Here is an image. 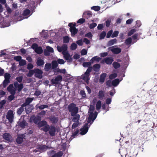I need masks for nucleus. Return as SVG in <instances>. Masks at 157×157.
Returning a JSON list of instances; mask_svg holds the SVG:
<instances>
[{"label": "nucleus", "instance_id": "15", "mask_svg": "<svg viewBox=\"0 0 157 157\" xmlns=\"http://www.w3.org/2000/svg\"><path fill=\"white\" fill-rule=\"evenodd\" d=\"M33 99V98H27L25 100V102L22 104V106H25L26 107L27 106L29 105V104L32 101Z\"/></svg>", "mask_w": 157, "mask_h": 157}, {"label": "nucleus", "instance_id": "19", "mask_svg": "<svg viewBox=\"0 0 157 157\" xmlns=\"http://www.w3.org/2000/svg\"><path fill=\"white\" fill-rule=\"evenodd\" d=\"M22 105V104L21 107H20L19 108L17 109V115H21L22 113L24 111V107L25 106Z\"/></svg>", "mask_w": 157, "mask_h": 157}, {"label": "nucleus", "instance_id": "22", "mask_svg": "<svg viewBox=\"0 0 157 157\" xmlns=\"http://www.w3.org/2000/svg\"><path fill=\"white\" fill-rule=\"evenodd\" d=\"M101 59V58L98 57V56H95L93 57L90 60V61L92 63H94V61L98 62H99Z\"/></svg>", "mask_w": 157, "mask_h": 157}, {"label": "nucleus", "instance_id": "10", "mask_svg": "<svg viewBox=\"0 0 157 157\" xmlns=\"http://www.w3.org/2000/svg\"><path fill=\"white\" fill-rule=\"evenodd\" d=\"M72 24V23H70L68 24V26L70 27V31L71 33V36H74L77 33L78 29H76L75 27H71L70 25Z\"/></svg>", "mask_w": 157, "mask_h": 157}, {"label": "nucleus", "instance_id": "30", "mask_svg": "<svg viewBox=\"0 0 157 157\" xmlns=\"http://www.w3.org/2000/svg\"><path fill=\"white\" fill-rule=\"evenodd\" d=\"M37 108H38L39 109L42 110L44 108H47L48 107V105H42L40 106H38L37 105H36Z\"/></svg>", "mask_w": 157, "mask_h": 157}, {"label": "nucleus", "instance_id": "36", "mask_svg": "<svg viewBox=\"0 0 157 157\" xmlns=\"http://www.w3.org/2000/svg\"><path fill=\"white\" fill-rule=\"evenodd\" d=\"M25 111L27 114H29L32 111V109L30 106H27L25 108Z\"/></svg>", "mask_w": 157, "mask_h": 157}, {"label": "nucleus", "instance_id": "4", "mask_svg": "<svg viewBox=\"0 0 157 157\" xmlns=\"http://www.w3.org/2000/svg\"><path fill=\"white\" fill-rule=\"evenodd\" d=\"M6 117L10 123H12L14 118L13 111L12 110H9L7 113Z\"/></svg>", "mask_w": 157, "mask_h": 157}, {"label": "nucleus", "instance_id": "5", "mask_svg": "<svg viewBox=\"0 0 157 157\" xmlns=\"http://www.w3.org/2000/svg\"><path fill=\"white\" fill-rule=\"evenodd\" d=\"M3 139L7 142H11L13 141V138L11 135L9 133H5L2 135Z\"/></svg>", "mask_w": 157, "mask_h": 157}, {"label": "nucleus", "instance_id": "44", "mask_svg": "<svg viewBox=\"0 0 157 157\" xmlns=\"http://www.w3.org/2000/svg\"><path fill=\"white\" fill-rule=\"evenodd\" d=\"M23 85L22 83H20L19 86H17L16 88L17 89V91L18 92H20L22 89L23 88Z\"/></svg>", "mask_w": 157, "mask_h": 157}, {"label": "nucleus", "instance_id": "51", "mask_svg": "<svg viewBox=\"0 0 157 157\" xmlns=\"http://www.w3.org/2000/svg\"><path fill=\"white\" fill-rule=\"evenodd\" d=\"M10 80H8L6 79L4 80L3 82V86L4 88H5L7 85L8 84L10 83Z\"/></svg>", "mask_w": 157, "mask_h": 157}, {"label": "nucleus", "instance_id": "55", "mask_svg": "<svg viewBox=\"0 0 157 157\" xmlns=\"http://www.w3.org/2000/svg\"><path fill=\"white\" fill-rule=\"evenodd\" d=\"M97 25L96 23H93L90 24L89 25V28L90 29H93L96 27Z\"/></svg>", "mask_w": 157, "mask_h": 157}, {"label": "nucleus", "instance_id": "34", "mask_svg": "<svg viewBox=\"0 0 157 157\" xmlns=\"http://www.w3.org/2000/svg\"><path fill=\"white\" fill-rule=\"evenodd\" d=\"M119 80L118 79H116L112 82V84L114 86H117L119 83Z\"/></svg>", "mask_w": 157, "mask_h": 157}, {"label": "nucleus", "instance_id": "16", "mask_svg": "<svg viewBox=\"0 0 157 157\" xmlns=\"http://www.w3.org/2000/svg\"><path fill=\"white\" fill-rule=\"evenodd\" d=\"M111 51L114 54H118L121 52V49L118 48H113L111 49Z\"/></svg>", "mask_w": 157, "mask_h": 157}, {"label": "nucleus", "instance_id": "26", "mask_svg": "<svg viewBox=\"0 0 157 157\" xmlns=\"http://www.w3.org/2000/svg\"><path fill=\"white\" fill-rule=\"evenodd\" d=\"M63 154V152L62 151H59V152L55 153L51 157H61Z\"/></svg>", "mask_w": 157, "mask_h": 157}, {"label": "nucleus", "instance_id": "18", "mask_svg": "<svg viewBox=\"0 0 157 157\" xmlns=\"http://www.w3.org/2000/svg\"><path fill=\"white\" fill-rule=\"evenodd\" d=\"M58 66V64L56 61L53 60L52 62L51 67L52 69L55 71Z\"/></svg>", "mask_w": 157, "mask_h": 157}, {"label": "nucleus", "instance_id": "31", "mask_svg": "<svg viewBox=\"0 0 157 157\" xmlns=\"http://www.w3.org/2000/svg\"><path fill=\"white\" fill-rule=\"evenodd\" d=\"M49 119L53 123H56L58 121L57 118L55 117H49Z\"/></svg>", "mask_w": 157, "mask_h": 157}, {"label": "nucleus", "instance_id": "40", "mask_svg": "<svg viewBox=\"0 0 157 157\" xmlns=\"http://www.w3.org/2000/svg\"><path fill=\"white\" fill-rule=\"evenodd\" d=\"M79 132V130L77 129L76 130H75L74 132L72 133V134L71 135V137H72V138H75V136L77 135Z\"/></svg>", "mask_w": 157, "mask_h": 157}, {"label": "nucleus", "instance_id": "57", "mask_svg": "<svg viewBox=\"0 0 157 157\" xmlns=\"http://www.w3.org/2000/svg\"><path fill=\"white\" fill-rule=\"evenodd\" d=\"M86 21L85 19L84 18H82L79 19L77 21V23L83 24Z\"/></svg>", "mask_w": 157, "mask_h": 157}, {"label": "nucleus", "instance_id": "53", "mask_svg": "<svg viewBox=\"0 0 157 157\" xmlns=\"http://www.w3.org/2000/svg\"><path fill=\"white\" fill-rule=\"evenodd\" d=\"M119 34V32L117 31H115L112 33L111 37L114 38L117 36Z\"/></svg>", "mask_w": 157, "mask_h": 157}, {"label": "nucleus", "instance_id": "8", "mask_svg": "<svg viewBox=\"0 0 157 157\" xmlns=\"http://www.w3.org/2000/svg\"><path fill=\"white\" fill-rule=\"evenodd\" d=\"M114 61L112 57H107L105 58L101 61V63H105L108 65H111Z\"/></svg>", "mask_w": 157, "mask_h": 157}, {"label": "nucleus", "instance_id": "25", "mask_svg": "<svg viewBox=\"0 0 157 157\" xmlns=\"http://www.w3.org/2000/svg\"><path fill=\"white\" fill-rule=\"evenodd\" d=\"M51 64L50 63H46L44 66V70L46 71H48L51 69Z\"/></svg>", "mask_w": 157, "mask_h": 157}, {"label": "nucleus", "instance_id": "27", "mask_svg": "<svg viewBox=\"0 0 157 157\" xmlns=\"http://www.w3.org/2000/svg\"><path fill=\"white\" fill-rule=\"evenodd\" d=\"M72 119V121L74 122H78L79 120L80 115L78 114H76L73 116Z\"/></svg>", "mask_w": 157, "mask_h": 157}, {"label": "nucleus", "instance_id": "13", "mask_svg": "<svg viewBox=\"0 0 157 157\" xmlns=\"http://www.w3.org/2000/svg\"><path fill=\"white\" fill-rule=\"evenodd\" d=\"M56 128L54 126L51 125L49 131V133L51 136H54L55 135Z\"/></svg>", "mask_w": 157, "mask_h": 157}, {"label": "nucleus", "instance_id": "28", "mask_svg": "<svg viewBox=\"0 0 157 157\" xmlns=\"http://www.w3.org/2000/svg\"><path fill=\"white\" fill-rule=\"evenodd\" d=\"M34 51L38 54H41L43 52L42 48L41 47H38Z\"/></svg>", "mask_w": 157, "mask_h": 157}, {"label": "nucleus", "instance_id": "3", "mask_svg": "<svg viewBox=\"0 0 157 157\" xmlns=\"http://www.w3.org/2000/svg\"><path fill=\"white\" fill-rule=\"evenodd\" d=\"M92 70V67H89L84 74L82 75L81 78L87 84L89 83L90 78V73Z\"/></svg>", "mask_w": 157, "mask_h": 157}, {"label": "nucleus", "instance_id": "12", "mask_svg": "<svg viewBox=\"0 0 157 157\" xmlns=\"http://www.w3.org/2000/svg\"><path fill=\"white\" fill-rule=\"evenodd\" d=\"M62 54L65 59L68 60L69 62L72 61V58L70 56V55L69 53L67 52H62Z\"/></svg>", "mask_w": 157, "mask_h": 157}, {"label": "nucleus", "instance_id": "50", "mask_svg": "<svg viewBox=\"0 0 157 157\" xmlns=\"http://www.w3.org/2000/svg\"><path fill=\"white\" fill-rule=\"evenodd\" d=\"M5 79L10 80V79L11 77L10 74L8 73H6L4 75Z\"/></svg>", "mask_w": 157, "mask_h": 157}, {"label": "nucleus", "instance_id": "43", "mask_svg": "<svg viewBox=\"0 0 157 157\" xmlns=\"http://www.w3.org/2000/svg\"><path fill=\"white\" fill-rule=\"evenodd\" d=\"M30 13V11L29 9L25 10L23 12V15L25 16L28 15Z\"/></svg>", "mask_w": 157, "mask_h": 157}, {"label": "nucleus", "instance_id": "11", "mask_svg": "<svg viewBox=\"0 0 157 157\" xmlns=\"http://www.w3.org/2000/svg\"><path fill=\"white\" fill-rule=\"evenodd\" d=\"M25 137L24 134H19L17 135L16 141L18 144H21L23 141V139Z\"/></svg>", "mask_w": 157, "mask_h": 157}, {"label": "nucleus", "instance_id": "29", "mask_svg": "<svg viewBox=\"0 0 157 157\" xmlns=\"http://www.w3.org/2000/svg\"><path fill=\"white\" fill-rule=\"evenodd\" d=\"M47 124V122L45 121H42L38 123V125L39 127L44 126Z\"/></svg>", "mask_w": 157, "mask_h": 157}, {"label": "nucleus", "instance_id": "24", "mask_svg": "<svg viewBox=\"0 0 157 157\" xmlns=\"http://www.w3.org/2000/svg\"><path fill=\"white\" fill-rule=\"evenodd\" d=\"M18 122L19 123H18V124L20 127L23 128H25L26 124V122L25 121L23 120L22 121H19Z\"/></svg>", "mask_w": 157, "mask_h": 157}, {"label": "nucleus", "instance_id": "60", "mask_svg": "<svg viewBox=\"0 0 157 157\" xmlns=\"http://www.w3.org/2000/svg\"><path fill=\"white\" fill-rule=\"evenodd\" d=\"M6 103V101L3 100L1 101H0V108H2L4 105Z\"/></svg>", "mask_w": 157, "mask_h": 157}, {"label": "nucleus", "instance_id": "7", "mask_svg": "<svg viewBox=\"0 0 157 157\" xmlns=\"http://www.w3.org/2000/svg\"><path fill=\"white\" fill-rule=\"evenodd\" d=\"M34 70L35 77L40 79L42 78L43 77L42 74L43 73L42 70L38 68H35Z\"/></svg>", "mask_w": 157, "mask_h": 157}, {"label": "nucleus", "instance_id": "45", "mask_svg": "<svg viewBox=\"0 0 157 157\" xmlns=\"http://www.w3.org/2000/svg\"><path fill=\"white\" fill-rule=\"evenodd\" d=\"M132 43V38L131 37H128L127 38L125 41V44L127 45H129Z\"/></svg>", "mask_w": 157, "mask_h": 157}, {"label": "nucleus", "instance_id": "6", "mask_svg": "<svg viewBox=\"0 0 157 157\" xmlns=\"http://www.w3.org/2000/svg\"><path fill=\"white\" fill-rule=\"evenodd\" d=\"M89 123H86L84 125L82 128L80 129L81 132L80 134L82 135H84L85 134L88 132L89 127H90V124L88 127V124Z\"/></svg>", "mask_w": 157, "mask_h": 157}, {"label": "nucleus", "instance_id": "32", "mask_svg": "<svg viewBox=\"0 0 157 157\" xmlns=\"http://www.w3.org/2000/svg\"><path fill=\"white\" fill-rule=\"evenodd\" d=\"M101 101L100 100L98 101L97 102L96 105V109L97 110H98L100 109L101 106Z\"/></svg>", "mask_w": 157, "mask_h": 157}, {"label": "nucleus", "instance_id": "9", "mask_svg": "<svg viewBox=\"0 0 157 157\" xmlns=\"http://www.w3.org/2000/svg\"><path fill=\"white\" fill-rule=\"evenodd\" d=\"M62 77L61 75H58L55 77V78L52 79L51 80L52 83L54 84H58L59 82L62 80Z\"/></svg>", "mask_w": 157, "mask_h": 157}, {"label": "nucleus", "instance_id": "64", "mask_svg": "<svg viewBox=\"0 0 157 157\" xmlns=\"http://www.w3.org/2000/svg\"><path fill=\"white\" fill-rule=\"evenodd\" d=\"M117 74L114 73L110 75L109 76V78L110 79H112L115 78L117 77Z\"/></svg>", "mask_w": 157, "mask_h": 157}, {"label": "nucleus", "instance_id": "1", "mask_svg": "<svg viewBox=\"0 0 157 157\" xmlns=\"http://www.w3.org/2000/svg\"><path fill=\"white\" fill-rule=\"evenodd\" d=\"M94 107L93 105H90L89 109L90 114L88 118L87 122L90 123V124H92L97 116L98 113L97 112H95L94 113Z\"/></svg>", "mask_w": 157, "mask_h": 157}, {"label": "nucleus", "instance_id": "63", "mask_svg": "<svg viewBox=\"0 0 157 157\" xmlns=\"http://www.w3.org/2000/svg\"><path fill=\"white\" fill-rule=\"evenodd\" d=\"M57 62L59 64H63L65 63L64 61L62 59H58Z\"/></svg>", "mask_w": 157, "mask_h": 157}, {"label": "nucleus", "instance_id": "52", "mask_svg": "<svg viewBox=\"0 0 157 157\" xmlns=\"http://www.w3.org/2000/svg\"><path fill=\"white\" fill-rule=\"evenodd\" d=\"M26 64V61L24 59L21 60L19 62V65L20 66H23Z\"/></svg>", "mask_w": 157, "mask_h": 157}, {"label": "nucleus", "instance_id": "61", "mask_svg": "<svg viewBox=\"0 0 157 157\" xmlns=\"http://www.w3.org/2000/svg\"><path fill=\"white\" fill-rule=\"evenodd\" d=\"M111 23V20L110 19L107 20L105 21V25L106 27H108L109 26L110 23Z\"/></svg>", "mask_w": 157, "mask_h": 157}, {"label": "nucleus", "instance_id": "42", "mask_svg": "<svg viewBox=\"0 0 157 157\" xmlns=\"http://www.w3.org/2000/svg\"><path fill=\"white\" fill-rule=\"evenodd\" d=\"M80 94L82 96V99H83L86 98V94L84 90H81L80 92Z\"/></svg>", "mask_w": 157, "mask_h": 157}, {"label": "nucleus", "instance_id": "37", "mask_svg": "<svg viewBox=\"0 0 157 157\" xmlns=\"http://www.w3.org/2000/svg\"><path fill=\"white\" fill-rule=\"evenodd\" d=\"M34 74H35L34 69L33 70H31L29 71L28 73L27 74V76L28 77H31Z\"/></svg>", "mask_w": 157, "mask_h": 157}, {"label": "nucleus", "instance_id": "56", "mask_svg": "<svg viewBox=\"0 0 157 157\" xmlns=\"http://www.w3.org/2000/svg\"><path fill=\"white\" fill-rule=\"evenodd\" d=\"M113 31L112 29L109 31L107 33L106 37L108 38H109L111 36L113 33Z\"/></svg>", "mask_w": 157, "mask_h": 157}, {"label": "nucleus", "instance_id": "35", "mask_svg": "<svg viewBox=\"0 0 157 157\" xmlns=\"http://www.w3.org/2000/svg\"><path fill=\"white\" fill-rule=\"evenodd\" d=\"M54 71L63 74H65L66 72V71L65 69H60L59 68H57L55 71Z\"/></svg>", "mask_w": 157, "mask_h": 157}, {"label": "nucleus", "instance_id": "33", "mask_svg": "<svg viewBox=\"0 0 157 157\" xmlns=\"http://www.w3.org/2000/svg\"><path fill=\"white\" fill-rule=\"evenodd\" d=\"M50 127L49 125L47 124L44 126L41 129L45 132H47L49 131Z\"/></svg>", "mask_w": 157, "mask_h": 157}, {"label": "nucleus", "instance_id": "23", "mask_svg": "<svg viewBox=\"0 0 157 157\" xmlns=\"http://www.w3.org/2000/svg\"><path fill=\"white\" fill-rule=\"evenodd\" d=\"M117 43V40L116 39H111L108 42L107 45L108 46H112Z\"/></svg>", "mask_w": 157, "mask_h": 157}, {"label": "nucleus", "instance_id": "38", "mask_svg": "<svg viewBox=\"0 0 157 157\" xmlns=\"http://www.w3.org/2000/svg\"><path fill=\"white\" fill-rule=\"evenodd\" d=\"M92 63L90 61L88 62H84L82 63V65L84 67H88V68L90 67V65H91Z\"/></svg>", "mask_w": 157, "mask_h": 157}, {"label": "nucleus", "instance_id": "48", "mask_svg": "<svg viewBox=\"0 0 157 157\" xmlns=\"http://www.w3.org/2000/svg\"><path fill=\"white\" fill-rule=\"evenodd\" d=\"M136 31V30L135 29H131L128 33V36H130L133 34Z\"/></svg>", "mask_w": 157, "mask_h": 157}, {"label": "nucleus", "instance_id": "2", "mask_svg": "<svg viewBox=\"0 0 157 157\" xmlns=\"http://www.w3.org/2000/svg\"><path fill=\"white\" fill-rule=\"evenodd\" d=\"M68 110L71 113V116H74L78 113V109L76 107L75 104L71 103L68 106Z\"/></svg>", "mask_w": 157, "mask_h": 157}, {"label": "nucleus", "instance_id": "41", "mask_svg": "<svg viewBox=\"0 0 157 157\" xmlns=\"http://www.w3.org/2000/svg\"><path fill=\"white\" fill-rule=\"evenodd\" d=\"M106 35V33L105 31H103L100 34L99 37L100 39H102L104 38Z\"/></svg>", "mask_w": 157, "mask_h": 157}, {"label": "nucleus", "instance_id": "54", "mask_svg": "<svg viewBox=\"0 0 157 157\" xmlns=\"http://www.w3.org/2000/svg\"><path fill=\"white\" fill-rule=\"evenodd\" d=\"M77 48V45L75 43H73L72 44L71 46V48L72 50H75Z\"/></svg>", "mask_w": 157, "mask_h": 157}, {"label": "nucleus", "instance_id": "17", "mask_svg": "<svg viewBox=\"0 0 157 157\" xmlns=\"http://www.w3.org/2000/svg\"><path fill=\"white\" fill-rule=\"evenodd\" d=\"M107 74L105 73H103L100 75L99 82L101 83H103L105 80Z\"/></svg>", "mask_w": 157, "mask_h": 157}, {"label": "nucleus", "instance_id": "14", "mask_svg": "<svg viewBox=\"0 0 157 157\" xmlns=\"http://www.w3.org/2000/svg\"><path fill=\"white\" fill-rule=\"evenodd\" d=\"M36 64L38 66L43 67L44 64V62L43 59H42L41 58H38L36 60Z\"/></svg>", "mask_w": 157, "mask_h": 157}, {"label": "nucleus", "instance_id": "59", "mask_svg": "<svg viewBox=\"0 0 157 157\" xmlns=\"http://www.w3.org/2000/svg\"><path fill=\"white\" fill-rule=\"evenodd\" d=\"M92 36H93V35H92V34L90 32H89L88 33L86 34L85 35V37H88L89 38H92Z\"/></svg>", "mask_w": 157, "mask_h": 157}, {"label": "nucleus", "instance_id": "49", "mask_svg": "<svg viewBox=\"0 0 157 157\" xmlns=\"http://www.w3.org/2000/svg\"><path fill=\"white\" fill-rule=\"evenodd\" d=\"M61 47L63 52H67V46L66 44H63Z\"/></svg>", "mask_w": 157, "mask_h": 157}, {"label": "nucleus", "instance_id": "62", "mask_svg": "<svg viewBox=\"0 0 157 157\" xmlns=\"http://www.w3.org/2000/svg\"><path fill=\"white\" fill-rule=\"evenodd\" d=\"M15 98L14 95H11L8 96V99L10 101H11Z\"/></svg>", "mask_w": 157, "mask_h": 157}, {"label": "nucleus", "instance_id": "21", "mask_svg": "<svg viewBox=\"0 0 157 157\" xmlns=\"http://www.w3.org/2000/svg\"><path fill=\"white\" fill-rule=\"evenodd\" d=\"M98 98L101 100H102L104 99L105 97V92L102 90L99 91L98 94Z\"/></svg>", "mask_w": 157, "mask_h": 157}, {"label": "nucleus", "instance_id": "58", "mask_svg": "<svg viewBox=\"0 0 157 157\" xmlns=\"http://www.w3.org/2000/svg\"><path fill=\"white\" fill-rule=\"evenodd\" d=\"M87 51L85 49H83L81 52V54L82 56H84L87 53Z\"/></svg>", "mask_w": 157, "mask_h": 157}, {"label": "nucleus", "instance_id": "20", "mask_svg": "<svg viewBox=\"0 0 157 157\" xmlns=\"http://www.w3.org/2000/svg\"><path fill=\"white\" fill-rule=\"evenodd\" d=\"M92 69L95 72H98L100 68V65L99 64H96L93 66Z\"/></svg>", "mask_w": 157, "mask_h": 157}, {"label": "nucleus", "instance_id": "39", "mask_svg": "<svg viewBox=\"0 0 157 157\" xmlns=\"http://www.w3.org/2000/svg\"><path fill=\"white\" fill-rule=\"evenodd\" d=\"M113 65L115 69H117L120 67V64L116 62H114L113 63Z\"/></svg>", "mask_w": 157, "mask_h": 157}, {"label": "nucleus", "instance_id": "47", "mask_svg": "<svg viewBox=\"0 0 157 157\" xmlns=\"http://www.w3.org/2000/svg\"><path fill=\"white\" fill-rule=\"evenodd\" d=\"M91 9L94 10V11H98L100 9V7L98 6H93L91 7Z\"/></svg>", "mask_w": 157, "mask_h": 157}, {"label": "nucleus", "instance_id": "46", "mask_svg": "<svg viewBox=\"0 0 157 157\" xmlns=\"http://www.w3.org/2000/svg\"><path fill=\"white\" fill-rule=\"evenodd\" d=\"M69 40V37L67 36H65L63 37V42L64 43H68Z\"/></svg>", "mask_w": 157, "mask_h": 157}]
</instances>
